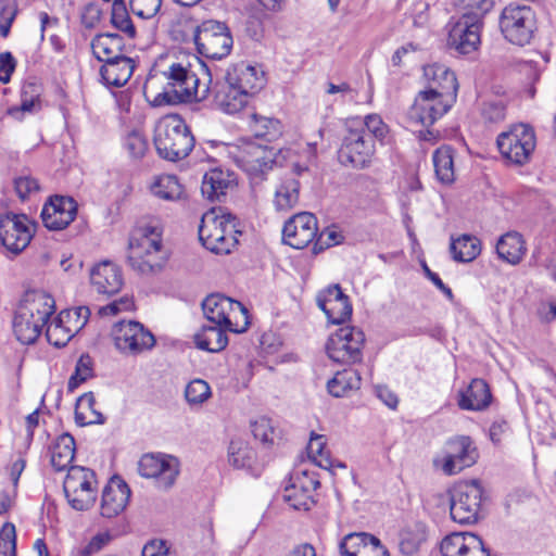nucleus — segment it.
Here are the masks:
<instances>
[{
  "instance_id": "f257e3e1",
  "label": "nucleus",
  "mask_w": 556,
  "mask_h": 556,
  "mask_svg": "<svg viewBox=\"0 0 556 556\" xmlns=\"http://www.w3.org/2000/svg\"><path fill=\"white\" fill-rule=\"evenodd\" d=\"M162 73L173 88L174 94L169 92L159 94L154 100L155 105L163 102H186L193 97L205 99L213 80L207 64L195 55L170 62Z\"/></svg>"
},
{
  "instance_id": "f03ea898",
  "label": "nucleus",
  "mask_w": 556,
  "mask_h": 556,
  "mask_svg": "<svg viewBox=\"0 0 556 556\" xmlns=\"http://www.w3.org/2000/svg\"><path fill=\"white\" fill-rule=\"evenodd\" d=\"M54 299L42 291H33L25 295L18 305L14 319L13 330L16 339L23 344H31L47 326L50 316L54 313Z\"/></svg>"
},
{
  "instance_id": "7ed1b4c3",
  "label": "nucleus",
  "mask_w": 556,
  "mask_h": 556,
  "mask_svg": "<svg viewBox=\"0 0 556 556\" xmlns=\"http://www.w3.org/2000/svg\"><path fill=\"white\" fill-rule=\"evenodd\" d=\"M195 139L177 114L162 117L154 130V146L160 157L177 162L186 159L194 148Z\"/></svg>"
},
{
  "instance_id": "20e7f679",
  "label": "nucleus",
  "mask_w": 556,
  "mask_h": 556,
  "mask_svg": "<svg viewBox=\"0 0 556 556\" xmlns=\"http://www.w3.org/2000/svg\"><path fill=\"white\" fill-rule=\"evenodd\" d=\"M236 217L223 208H212L203 214L199 239L203 247L215 254H228L238 244Z\"/></svg>"
},
{
  "instance_id": "39448f33",
  "label": "nucleus",
  "mask_w": 556,
  "mask_h": 556,
  "mask_svg": "<svg viewBox=\"0 0 556 556\" xmlns=\"http://www.w3.org/2000/svg\"><path fill=\"white\" fill-rule=\"evenodd\" d=\"M276 149L258 140L241 139L233 159L254 182L263 181L276 165Z\"/></svg>"
},
{
  "instance_id": "423d86ee",
  "label": "nucleus",
  "mask_w": 556,
  "mask_h": 556,
  "mask_svg": "<svg viewBox=\"0 0 556 556\" xmlns=\"http://www.w3.org/2000/svg\"><path fill=\"white\" fill-rule=\"evenodd\" d=\"M203 314L208 324L224 326L228 331L240 333L248 329V309L242 303L223 294H211L202 302Z\"/></svg>"
},
{
  "instance_id": "0eeeda50",
  "label": "nucleus",
  "mask_w": 556,
  "mask_h": 556,
  "mask_svg": "<svg viewBox=\"0 0 556 556\" xmlns=\"http://www.w3.org/2000/svg\"><path fill=\"white\" fill-rule=\"evenodd\" d=\"M496 144L505 161L514 165H525L536 146L534 129L527 124H515L497 136Z\"/></svg>"
},
{
  "instance_id": "6e6552de",
  "label": "nucleus",
  "mask_w": 556,
  "mask_h": 556,
  "mask_svg": "<svg viewBox=\"0 0 556 556\" xmlns=\"http://www.w3.org/2000/svg\"><path fill=\"white\" fill-rule=\"evenodd\" d=\"M500 29L510 43L526 46L536 30L535 13L528 5L508 4L501 13Z\"/></svg>"
},
{
  "instance_id": "1a4fd4ad",
  "label": "nucleus",
  "mask_w": 556,
  "mask_h": 556,
  "mask_svg": "<svg viewBox=\"0 0 556 556\" xmlns=\"http://www.w3.org/2000/svg\"><path fill=\"white\" fill-rule=\"evenodd\" d=\"M197 50L205 58L220 60L227 56L233 45L229 27L219 21H203L194 30Z\"/></svg>"
},
{
  "instance_id": "9d476101",
  "label": "nucleus",
  "mask_w": 556,
  "mask_h": 556,
  "mask_svg": "<svg viewBox=\"0 0 556 556\" xmlns=\"http://www.w3.org/2000/svg\"><path fill=\"white\" fill-rule=\"evenodd\" d=\"M67 503L75 510H88L97 498V481L92 470L81 466H71L63 483Z\"/></svg>"
},
{
  "instance_id": "9b49d317",
  "label": "nucleus",
  "mask_w": 556,
  "mask_h": 556,
  "mask_svg": "<svg viewBox=\"0 0 556 556\" xmlns=\"http://www.w3.org/2000/svg\"><path fill=\"white\" fill-rule=\"evenodd\" d=\"M375 140L363 127H349L339 150V160L345 166L363 169L370 165Z\"/></svg>"
},
{
  "instance_id": "f8f14e48",
  "label": "nucleus",
  "mask_w": 556,
  "mask_h": 556,
  "mask_svg": "<svg viewBox=\"0 0 556 556\" xmlns=\"http://www.w3.org/2000/svg\"><path fill=\"white\" fill-rule=\"evenodd\" d=\"M35 230L36 224L25 214L9 212L0 215V242L14 255L28 247Z\"/></svg>"
},
{
  "instance_id": "ddd939ff",
  "label": "nucleus",
  "mask_w": 556,
  "mask_h": 556,
  "mask_svg": "<svg viewBox=\"0 0 556 556\" xmlns=\"http://www.w3.org/2000/svg\"><path fill=\"white\" fill-rule=\"evenodd\" d=\"M483 498V489L477 481L456 485L451 494L450 514L458 523H473L478 520Z\"/></svg>"
},
{
  "instance_id": "4468645a",
  "label": "nucleus",
  "mask_w": 556,
  "mask_h": 556,
  "mask_svg": "<svg viewBox=\"0 0 556 556\" xmlns=\"http://www.w3.org/2000/svg\"><path fill=\"white\" fill-rule=\"evenodd\" d=\"M364 342L365 334L361 329L345 326L329 337L326 352L336 363L353 364L362 359Z\"/></svg>"
},
{
  "instance_id": "2eb2a0df",
  "label": "nucleus",
  "mask_w": 556,
  "mask_h": 556,
  "mask_svg": "<svg viewBox=\"0 0 556 556\" xmlns=\"http://www.w3.org/2000/svg\"><path fill=\"white\" fill-rule=\"evenodd\" d=\"M180 472L177 457L164 453L141 455V477L154 479L157 489L168 491L174 486Z\"/></svg>"
},
{
  "instance_id": "dca6fc26",
  "label": "nucleus",
  "mask_w": 556,
  "mask_h": 556,
  "mask_svg": "<svg viewBox=\"0 0 556 556\" xmlns=\"http://www.w3.org/2000/svg\"><path fill=\"white\" fill-rule=\"evenodd\" d=\"M454 102L441 97L434 90L419 91L407 112L410 124L430 127L452 108Z\"/></svg>"
},
{
  "instance_id": "f3484780",
  "label": "nucleus",
  "mask_w": 556,
  "mask_h": 556,
  "mask_svg": "<svg viewBox=\"0 0 556 556\" xmlns=\"http://www.w3.org/2000/svg\"><path fill=\"white\" fill-rule=\"evenodd\" d=\"M482 22L476 15L463 14L451 27L447 37V47L459 54H469L480 45Z\"/></svg>"
},
{
  "instance_id": "a211bd4d",
  "label": "nucleus",
  "mask_w": 556,
  "mask_h": 556,
  "mask_svg": "<svg viewBox=\"0 0 556 556\" xmlns=\"http://www.w3.org/2000/svg\"><path fill=\"white\" fill-rule=\"evenodd\" d=\"M317 219L308 212L290 217L283 225L282 240L286 244L301 250L306 248L317 236Z\"/></svg>"
},
{
  "instance_id": "6ab92c4d",
  "label": "nucleus",
  "mask_w": 556,
  "mask_h": 556,
  "mask_svg": "<svg viewBox=\"0 0 556 556\" xmlns=\"http://www.w3.org/2000/svg\"><path fill=\"white\" fill-rule=\"evenodd\" d=\"M478 458L477 448L469 437L460 435L447 442V454L444 457L442 470L452 476L472 466Z\"/></svg>"
},
{
  "instance_id": "aec40b11",
  "label": "nucleus",
  "mask_w": 556,
  "mask_h": 556,
  "mask_svg": "<svg viewBox=\"0 0 556 556\" xmlns=\"http://www.w3.org/2000/svg\"><path fill=\"white\" fill-rule=\"evenodd\" d=\"M77 203L71 197L54 195L41 211L43 225L50 230L66 228L76 217Z\"/></svg>"
},
{
  "instance_id": "412c9836",
  "label": "nucleus",
  "mask_w": 556,
  "mask_h": 556,
  "mask_svg": "<svg viewBox=\"0 0 556 556\" xmlns=\"http://www.w3.org/2000/svg\"><path fill=\"white\" fill-rule=\"evenodd\" d=\"M443 556H490L482 539L472 532H453L440 546Z\"/></svg>"
},
{
  "instance_id": "4be33fe9",
  "label": "nucleus",
  "mask_w": 556,
  "mask_h": 556,
  "mask_svg": "<svg viewBox=\"0 0 556 556\" xmlns=\"http://www.w3.org/2000/svg\"><path fill=\"white\" fill-rule=\"evenodd\" d=\"M317 305L332 324H342L352 315L349 296L339 285L329 286L317 295Z\"/></svg>"
},
{
  "instance_id": "5701e85b",
  "label": "nucleus",
  "mask_w": 556,
  "mask_h": 556,
  "mask_svg": "<svg viewBox=\"0 0 556 556\" xmlns=\"http://www.w3.org/2000/svg\"><path fill=\"white\" fill-rule=\"evenodd\" d=\"M225 79L244 91L249 97L257 93L266 81L264 71L261 67L244 62L228 68Z\"/></svg>"
},
{
  "instance_id": "b1692460",
  "label": "nucleus",
  "mask_w": 556,
  "mask_h": 556,
  "mask_svg": "<svg viewBox=\"0 0 556 556\" xmlns=\"http://www.w3.org/2000/svg\"><path fill=\"white\" fill-rule=\"evenodd\" d=\"M130 489L119 477H113L105 485L101 497V515L113 518L122 513L129 501Z\"/></svg>"
},
{
  "instance_id": "393cba45",
  "label": "nucleus",
  "mask_w": 556,
  "mask_h": 556,
  "mask_svg": "<svg viewBox=\"0 0 556 556\" xmlns=\"http://www.w3.org/2000/svg\"><path fill=\"white\" fill-rule=\"evenodd\" d=\"M111 339L115 350L123 356H137L139 354V321L119 320L111 330Z\"/></svg>"
},
{
  "instance_id": "a878e982",
  "label": "nucleus",
  "mask_w": 556,
  "mask_h": 556,
  "mask_svg": "<svg viewBox=\"0 0 556 556\" xmlns=\"http://www.w3.org/2000/svg\"><path fill=\"white\" fill-rule=\"evenodd\" d=\"M90 282L93 289L105 295L117 293L123 286L121 269L112 262L104 261L92 267Z\"/></svg>"
},
{
  "instance_id": "bb28decb",
  "label": "nucleus",
  "mask_w": 556,
  "mask_h": 556,
  "mask_svg": "<svg viewBox=\"0 0 556 556\" xmlns=\"http://www.w3.org/2000/svg\"><path fill=\"white\" fill-rule=\"evenodd\" d=\"M235 186L236 176L232 172L215 167L204 174L201 192L210 201H220Z\"/></svg>"
},
{
  "instance_id": "cd10ccee",
  "label": "nucleus",
  "mask_w": 556,
  "mask_h": 556,
  "mask_svg": "<svg viewBox=\"0 0 556 556\" xmlns=\"http://www.w3.org/2000/svg\"><path fill=\"white\" fill-rule=\"evenodd\" d=\"M425 76L431 80L428 89L434 90L448 101H456L458 83L455 73L448 67L443 64L426 66Z\"/></svg>"
},
{
  "instance_id": "c85d7f7f",
  "label": "nucleus",
  "mask_w": 556,
  "mask_h": 556,
  "mask_svg": "<svg viewBox=\"0 0 556 556\" xmlns=\"http://www.w3.org/2000/svg\"><path fill=\"white\" fill-rule=\"evenodd\" d=\"M228 464L236 469L245 470L253 477L262 473L263 467L257 462L255 451L243 440L232 439L228 446Z\"/></svg>"
},
{
  "instance_id": "c756f323",
  "label": "nucleus",
  "mask_w": 556,
  "mask_h": 556,
  "mask_svg": "<svg viewBox=\"0 0 556 556\" xmlns=\"http://www.w3.org/2000/svg\"><path fill=\"white\" fill-rule=\"evenodd\" d=\"M168 260V252L163 245V239L141 237V274L161 271Z\"/></svg>"
},
{
  "instance_id": "7c9ffc66",
  "label": "nucleus",
  "mask_w": 556,
  "mask_h": 556,
  "mask_svg": "<svg viewBox=\"0 0 556 556\" xmlns=\"http://www.w3.org/2000/svg\"><path fill=\"white\" fill-rule=\"evenodd\" d=\"M492 394L483 379H472L468 388L459 392L458 406L465 410H483L489 407Z\"/></svg>"
},
{
  "instance_id": "2f4dec72",
  "label": "nucleus",
  "mask_w": 556,
  "mask_h": 556,
  "mask_svg": "<svg viewBox=\"0 0 556 556\" xmlns=\"http://www.w3.org/2000/svg\"><path fill=\"white\" fill-rule=\"evenodd\" d=\"M147 189L152 197L168 202L179 201L185 194V188L177 176L170 174L153 176Z\"/></svg>"
},
{
  "instance_id": "473e14b6",
  "label": "nucleus",
  "mask_w": 556,
  "mask_h": 556,
  "mask_svg": "<svg viewBox=\"0 0 556 556\" xmlns=\"http://www.w3.org/2000/svg\"><path fill=\"white\" fill-rule=\"evenodd\" d=\"M93 55L104 64L125 58L122 55L123 38L117 34H100L91 40Z\"/></svg>"
},
{
  "instance_id": "72a5a7b5",
  "label": "nucleus",
  "mask_w": 556,
  "mask_h": 556,
  "mask_svg": "<svg viewBox=\"0 0 556 556\" xmlns=\"http://www.w3.org/2000/svg\"><path fill=\"white\" fill-rule=\"evenodd\" d=\"M227 331L228 329L224 326L203 325L200 331L194 334V343L200 350L211 353L220 352L228 344Z\"/></svg>"
},
{
  "instance_id": "f704fd0d",
  "label": "nucleus",
  "mask_w": 556,
  "mask_h": 556,
  "mask_svg": "<svg viewBox=\"0 0 556 556\" xmlns=\"http://www.w3.org/2000/svg\"><path fill=\"white\" fill-rule=\"evenodd\" d=\"M249 96L225 79L216 93L215 101L219 109L227 114L239 113L249 102Z\"/></svg>"
},
{
  "instance_id": "c9c22d12",
  "label": "nucleus",
  "mask_w": 556,
  "mask_h": 556,
  "mask_svg": "<svg viewBox=\"0 0 556 556\" xmlns=\"http://www.w3.org/2000/svg\"><path fill=\"white\" fill-rule=\"evenodd\" d=\"M135 67V61L125 56L109 62V64H103L100 68V75L106 85L121 87L128 81Z\"/></svg>"
},
{
  "instance_id": "e433bc0d",
  "label": "nucleus",
  "mask_w": 556,
  "mask_h": 556,
  "mask_svg": "<svg viewBox=\"0 0 556 556\" xmlns=\"http://www.w3.org/2000/svg\"><path fill=\"white\" fill-rule=\"evenodd\" d=\"M496 253L500 258L511 265L519 264L526 253L522 236L518 232L503 235L496 243Z\"/></svg>"
},
{
  "instance_id": "4c0bfd02",
  "label": "nucleus",
  "mask_w": 556,
  "mask_h": 556,
  "mask_svg": "<svg viewBox=\"0 0 556 556\" xmlns=\"http://www.w3.org/2000/svg\"><path fill=\"white\" fill-rule=\"evenodd\" d=\"M450 252L455 262L470 263L481 253V242L471 235H462L456 239L451 237Z\"/></svg>"
},
{
  "instance_id": "58836bf2",
  "label": "nucleus",
  "mask_w": 556,
  "mask_h": 556,
  "mask_svg": "<svg viewBox=\"0 0 556 556\" xmlns=\"http://www.w3.org/2000/svg\"><path fill=\"white\" fill-rule=\"evenodd\" d=\"M75 421L78 426L102 425L105 421L103 414L96 407L92 392L80 395L76 401Z\"/></svg>"
},
{
  "instance_id": "ea45409f",
  "label": "nucleus",
  "mask_w": 556,
  "mask_h": 556,
  "mask_svg": "<svg viewBox=\"0 0 556 556\" xmlns=\"http://www.w3.org/2000/svg\"><path fill=\"white\" fill-rule=\"evenodd\" d=\"M40 87L35 83H27L21 91V104L8 109L7 114L16 121H23L26 113H34L40 109Z\"/></svg>"
},
{
  "instance_id": "a19ab883",
  "label": "nucleus",
  "mask_w": 556,
  "mask_h": 556,
  "mask_svg": "<svg viewBox=\"0 0 556 556\" xmlns=\"http://www.w3.org/2000/svg\"><path fill=\"white\" fill-rule=\"evenodd\" d=\"M300 195V181L294 177H286L275 191L274 205L278 212H288L296 206Z\"/></svg>"
},
{
  "instance_id": "79ce46f5",
  "label": "nucleus",
  "mask_w": 556,
  "mask_h": 556,
  "mask_svg": "<svg viewBox=\"0 0 556 556\" xmlns=\"http://www.w3.org/2000/svg\"><path fill=\"white\" fill-rule=\"evenodd\" d=\"M361 380L357 370L345 368L338 371L333 378L328 381L327 389L332 396L342 397L348 395L350 391L358 390L361 388Z\"/></svg>"
},
{
  "instance_id": "37998d69",
  "label": "nucleus",
  "mask_w": 556,
  "mask_h": 556,
  "mask_svg": "<svg viewBox=\"0 0 556 556\" xmlns=\"http://www.w3.org/2000/svg\"><path fill=\"white\" fill-rule=\"evenodd\" d=\"M75 456V440L70 433L61 434L51 450V465L56 471L66 469Z\"/></svg>"
},
{
  "instance_id": "c03bdc74",
  "label": "nucleus",
  "mask_w": 556,
  "mask_h": 556,
  "mask_svg": "<svg viewBox=\"0 0 556 556\" xmlns=\"http://www.w3.org/2000/svg\"><path fill=\"white\" fill-rule=\"evenodd\" d=\"M312 488H307L304 485H299L298 483H293L292 485L285 489L283 500L294 509L296 510H309L312 506L315 504L312 490H315L319 482L311 481Z\"/></svg>"
},
{
  "instance_id": "a18cd8bd",
  "label": "nucleus",
  "mask_w": 556,
  "mask_h": 556,
  "mask_svg": "<svg viewBox=\"0 0 556 556\" xmlns=\"http://www.w3.org/2000/svg\"><path fill=\"white\" fill-rule=\"evenodd\" d=\"M454 150L450 146H443L433 153V165L438 179L443 184H452L455 179Z\"/></svg>"
},
{
  "instance_id": "49530a36",
  "label": "nucleus",
  "mask_w": 556,
  "mask_h": 556,
  "mask_svg": "<svg viewBox=\"0 0 556 556\" xmlns=\"http://www.w3.org/2000/svg\"><path fill=\"white\" fill-rule=\"evenodd\" d=\"M251 128L257 139L270 141L281 135V124L278 119L251 114Z\"/></svg>"
},
{
  "instance_id": "de8ad7c7",
  "label": "nucleus",
  "mask_w": 556,
  "mask_h": 556,
  "mask_svg": "<svg viewBox=\"0 0 556 556\" xmlns=\"http://www.w3.org/2000/svg\"><path fill=\"white\" fill-rule=\"evenodd\" d=\"M60 323H64L71 333H78L88 323L90 309L88 306H77L62 311L59 315Z\"/></svg>"
},
{
  "instance_id": "09e8293b",
  "label": "nucleus",
  "mask_w": 556,
  "mask_h": 556,
  "mask_svg": "<svg viewBox=\"0 0 556 556\" xmlns=\"http://www.w3.org/2000/svg\"><path fill=\"white\" fill-rule=\"evenodd\" d=\"M93 359L87 353L78 358L75 370L68 379L67 389L73 392L81 383L93 377Z\"/></svg>"
},
{
  "instance_id": "8fccbe9b",
  "label": "nucleus",
  "mask_w": 556,
  "mask_h": 556,
  "mask_svg": "<svg viewBox=\"0 0 556 556\" xmlns=\"http://www.w3.org/2000/svg\"><path fill=\"white\" fill-rule=\"evenodd\" d=\"M111 22L130 38L136 37V27L131 22L124 0H113Z\"/></svg>"
},
{
  "instance_id": "3c124183",
  "label": "nucleus",
  "mask_w": 556,
  "mask_h": 556,
  "mask_svg": "<svg viewBox=\"0 0 556 556\" xmlns=\"http://www.w3.org/2000/svg\"><path fill=\"white\" fill-rule=\"evenodd\" d=\"M325 437L320 434H313L307 445V453L319 467L331 469L333 462L329 452L325 450Z\"/></svg>"
},
{
  "instance_id": "603ef678",
  "label": "nucleus",
  "mask_w": 556,
  "mask_h": 556,
  "mask_svg": "<svg viewBox=\"0 0 556 556\" xmlns=\"http://www.w3.org/2000/svg\"><path fill=\"white\" fill-rule=\"evenodd\" d=\"M374 541H376V536L369 533H350L340 543V553L342 556H357L358 551Z\"/></svg>"
},
{
  "instance_id": "864d4df0",
  "label": "nucleus",
  "mask_w": 556,
  "mask_h": 556,
  "mask_svg": "<svg viewBox=\"0 0 556 556\" xmlns=\"http://www.w3.org/2000/svg\"><path fill=\"white\" fill-rule=\"evenodd\" d=\"M427 541V530L421 523L416 525L415 530L407 531L403 534L400 548L405 555H413Z\"/></svg>"
},
{
  "instance_id": "5fc2aeb1",
  "label": "nucleus",
  "mask_w": 556,
  "mask_h": 556,
  "mask_svg": "<svg viewBox=\"0 0 556 556\" xmlns=\"http://www.w3.org/2000/svg\"><path fill=\"white\" fill-rule=\"evenodd\" d=\"M74 336L64 323H60L59 316L49 325L47 324V340L56 348L65 346Z\"/></svg>"
},
{
  "instance_id": "6e6d98bb",
  "label": "nucleus",
  "mask_w": 556,
  "mask_h": 556,
  "mask_svg": "<svg viewBox=\"0 0 556 556\" xmlns=\"http://www.w3.org/2000/svg\"><path fill=\"white\" fill-rule=\"evenodd\" d=\"M211 395V388L202 379H194L190 381L185 390V397L191 405H198L205 402Z\"/></svg>"
},
{
  "instance_id": "4d7b16f0",
  "label": "nucleus",
  "mask_w": 556,
  "mask_h": 556,
  "mask_svg": "<svg viewBox=\"0 0 556 556\" xmlns=\"http://www.w3.org/2000/svg\"><path fill=\"white\" fill-rule=\"evenodd\" d=\"M112 540L109 532H99L93 535L84 546L75 552V556H93L100 553Z\"/></svg>"
},
{
  "instance_id": "13d9d810",
  "label": "nucleus",
  "mask_w": 556,
  "mask_h": 556,
  "mask_svg": "<svg viewBox=\"0 0 556 556\" xmlns=\"http://www.w3.org/2000/svg\"><path fill=\"white\" fill-rule=\"evenodd\" d=\"M357 127L365 128V130L371 135L374 140L375 138L378 140L384 139L389 130L382 118L377 114H369L363 122L358 121Z\"/></svg>"
},
{
  "instance_id": "bf43d9fd",
  "label": "nucleus",
  "mask_w": 556,
  "mask_h": 556,
  "mask_svg": "<svg viewBox=\"0 0 556 556\" xmlns=\"http://www.w3.org/2000/svg\"><path fill=\"white\" fill-rule=\"evenodd\" d=\"M481 115L488 123H498L505 119L506 105L503 100H490L483 103Z\"/></svg>"
},
{
  "instance_id": "052dcab7",
  "label": "nucleus",
  "mask_w": 556,
  "mask_h": 556,
  "mask_svg": "<svg viewBox=\"0 0 556 556\" xmlns=\"http://www.w3.org/2000/svg\"><path fill=\"white\" fill-rule=\"evenodd\" d=\"M15 527L12 523H5L0 531V556H15Z\"/></svg>"
},
{
  "instance_id": "680f3d73",
  "label": "nucleus",
  "mask_w": 556,
  "mask_h": 556,
  "mask_svg": "<svg viewBox=\"0 0 556 556\" xmlns=\"http://www.w3.org/2000/svg\"><path fill=\"white\" fill-rule=\"evenodd\" d=\"M14 188L21 200H26L40 190L39 182L29 175H22L14 179Z\"/></svg>"
},
{
  "instance_id": "e2e57ef3",
  "label": "nucleus",
  "mask_w": 556,
  "mask_h": 556,
  "mask_svg": "<svg viewBox=\"0 0 556 556\" xmlns=\"http://www.w3.org/2000/svg\"><path fill=\"white\" fill-rule=\"evenodd\" d=\"M251 428L254 438L263 444H271L274 442L275 430L269 419L260 418L252 422Z\"/></svg>"
},
{
  "instance_id": "0e129e2a",
  "label": "nucleus",
  "mask_w": 556,
  "mask_h": 556,
  "mask_svg": "<svg viewBox=\"0 0 556 556\" xmlns=\"http://www.w3.org/2000/svg\"><path fill=\"white\" fill-rule=\"evenodd\" d=\"M458 3L468 10L465 14L476 15L478 21L494 5V0H458Z\"/></svg>"
},
{
  "instance_id": "69168bd1",
  "label": "nucleus",
  "mask_w": 556,
  "mask_h": 556,
  "mask_svg": "<svg viewBox=\"0 0 556 556\" xmlns=\"http://www.w3.org/2000/svg\"><path fill=\"white\" fill-rule=\"evenodd\" d=\"M163 223L162 219L157 216H146L141 219V237H163Z\"/></svg>"
},
{
  "instance_id": "338daca9",
  "label": "nucleus",
  "mask_w": 556,
  "mask_h": 556,
  "mask_svg": "<svg viewBox=\"0 0 556 556\" xmlns=\"http://www.w3.org/2000/svg\"><path fill=\"white\" fill-rule=\"evenodd\" d=\"M342 236L333 229L327 228L324 230L313 247L314 253H317L325 248L336 245L341 242Z\"/></svg>"
},
{
  "instance_id": "774afa93",
  "label": "nucleus",
  "mask_w": 556,
  "mask_h": 556,
  "mask_svg": "<svg viewBox=\"0 0 556 556\" xmlns=\"http://www.w3.org/2000/svg\"><path fill=\"white\" fill-rule=\"evenodd\" d=\"M141 556H169L166 542L163 540H151L141 549Z\"/></svg>"
}]
</instances>
